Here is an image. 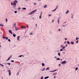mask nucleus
Returning <instances> with one entry per match:
<instances>
[{"label": "nucleus", "instance_id": "nucleus-15", "mask_svg": "<svg viewBox=\"0 0 79 79\" xmlns=\"http://www.w3.org/2000/svg\"><path fill=\"white\" fill-rule=\"evenodd\" d=\"M17 73V76H18V75H19V72H18Z\"/></svg>", "mask_w": 79, "mask_h": 79}, {"label": "nucleus", "instance_id": "nucleus-32", "mask_svg": "<svg viewBox=\"0 0 79 79\" xmlns=\"http://www.w3.org/2000/svg\"><path fill=\"white\" fill-rule=\"evenodd\" d=\"M57 73H53V75H56V74H57Z\"/></svg>", "mask_w": 79, "mask_h": 79}, {"label": "nucleus", "instance_id": "nucleus-56", "mask_svg": "<svg viewBox=\"0 0 79 79\" xmlns=\"http://www.w3.org/2000/svg\"><path fill=\"white\" fill-rule=\"evenodd\" d=\"M37 24H36L35 25L36 27H37Z\"/></svg>", "mask_w": 79, "mask_h": 79}, {"label": "nucleus", "instance_id": "nucleus-33", "mask_svg": "<svg viewBox=\"0 0 79 79\" xmlns=\"http://www.w3.org/2000/svg\"><path fill=\"white\" fill-rule=\"evenodd\" d=\"M23 10H26V8H22Z\"/></svg>", "mask_w": 79, "mask_h": 79}, {"label": "nucleus", "instance_id": "nucleus-7", "mask_svg": "<svg viewBox=\"0 0 79 79\" xmlns=\"http://www.w3.org/2000/svg\"><path fill=\"white\" fill-rule=\"evenodd\" d=\"M37 11V10H34L32 11V12H33V13H35V12H36Z\"/></svg>", "mask_w": 79, "mask_h": 79}, {"label": "nucleus", "instance_id": "nucleus-64", "mask_svg": "<svg viewBox=\"0 0 79 79\" xmlns=\"http://www.w3.org/2000/svg\"><path fill=\"white\" fill-rule=\"evenodd\" d=\"M18 9L19 10H20V8H18Z\"/></svg>", "mask_w": 79, "mask_h": 79}, {"label": "nucleus", "instance_id": "nucleus-6", "mask_svg": "<svg viewBox=\"0 0 79 79\" xmlns=\"http://www.w3.org/2000/svg\"><path fill=\"white\" fill-rule=\"evenodd\" d=\"M20 37V36H18L17 38V40L18 41L19 40V38Z\"/></svg>", "mask_w": 79, "mask_h": 79}, {"label": "nucleus", "instance_id": "nucleus-31", "mask_svg": "<svg viewBox=\"0 0 79 79\" xmlns=\"http://www.w3.org/2000/svg\"><path fill=\"white\" fill-rule=\"evenodd\" d=\"M78 39H79V38H78L77 37L76 38V40H77Z\"/></svg>", "mask_w": 79, "mask_h": 79}, {"label": "nucleus", "instance_id": "nucleus-45", "mask_svg": "<svg viewBox=\"0 0 79 79\" xmlns=\"http://www.w3.org/2000/svg\"><path fill=\"white\" fill-rule=\"evenodd\" d=\"M73 15H72L71 17L72 18H73Z\"/></svg>", "mask_w": 79, "mask_h": 79}, {"label": "nucleus", "instance_id": "nucleus-50", "mask_svg": "<svg viewBox=\"0 0 79 79\" xmlns=\"http://www.w3.org/2000/svg\"><path fill=\"white\" fill-rule=\"evenodd\" d=\"M61 48H63V45H61Z\"/></svg>", "mask_w": 79, "mask_h": 79}, {"label": "nucleus", "instance_id": "nucleus-40", "mask_svg": "<svg viewBox=\"0 0 79 79\" xmlns=\"http://www.w3.org/2000/svg\"><path fill=\"white\" fill-rule=\"evenodd\" d=\"M42 12H41L40 15H41V16H42Z\"/></svg>", "mask_w": 79, "mask_h": 79}, {"label": "nucleus", "instance_id": "nucleus-39", "mask_svg": "<svg viewBox=\"0 0 79 79\" xmlns=\"http://www.w3.org/2000/svg\"><path fill=\"white\" fill-rule=\"evenodd\" d=\"M34 4L35 5H37L36 3H34Z\"/></svg>", "mask_w": 79, "mask_h": 79}, {"label": "nucleus", "instance_id": "nucleus-11", "mask_svg": "<svg viewBox=\"0 0 79 79\" xmlns=\"http://www.w3.org/2000/svg\"><path fill=\"white\" fill-rule=\"evenodd\" d=\"M58 56H61V54H60V52H58Z\"/></svg>", "mask_w": 79, "mask_h": 79}, {"label": "nucleus", "instance_id": "nucleus-55", "mask_svg": "<svg viewBox=\"0 0 79 79\" xmlns=\"http://www.w3.org/2000/svg\"><path fill=\"white\" fill-rule=\"evenodd\" d=\"M30 35H32V33H30Z\"/></svg>", "mask_w": 79, "mask_h": 79}, {"label": "nucleus", "instance_id": "nucleus-42", "mask_svg": "<svg viewBox=\"0 0 79 79\" xmlns=\"http://www.w3.org/2000/svg\"><path fill=\"white\" fill-rule=\"evenodd\" d=\"M8 41H9V42H11V41L10 39H8Z\"/></svg>", "mask_w": 79, "mask_h": 79}, {"label": "nucleus", "instance_id": "nucleus-2", "mask_svg": "<svg viewBox=\"0 0 79 79\" xmlns=\"http://www.w3.org/2000/svg\"><path fill=\"white\" fill-rule=\"evenodd\" d=\"M61 64H66V61L64 60L63 62H61Z\"/></svg>", "mask_w": 79, "mask_h": 79}, {"label": "nucleus", "instance_id": "nucleus-62", "mask_svg": "<svg viewBox=\"0 0 79 79\" xmlns=\"http://www.w3.org/2000/svg\"><path fill=\"white\" fill-rule=\"evenodd\" d=\"M64 39H65V40H67V38H64Z\"/></svg>", "mask_w": 79, "mask_h": 79}, {"label": "nucleus", "instance_id": "nucleus-36", "mask_svg": "<svg viewBox=\"0 0 79 79\" xmlns=\"http://www.w3.org/2000/svg\"><path fill=\"white\" fill-rule=\"evenodd\" d=\"M6 36H4L3 37V39H6Z\"/></svg>", "mask_w": 79, "mask_h": 79}, {"label": "nucleus", "instance_id": "nucleus-25", "mask_svg": "<svg viewBox=\"0 0 79 79\" xmlns=\"http://www.w3.org/2000/svg\"><path fill=\"white\" fill-rule=\"evenodd\" d=\"M1 26H2V27H3V25L2 24H0V27Z\"/></svg>", "mask_w": 79, "mask_h": 79}, {"label": "nucleus", "instance_id": "nucleus-26", "mask_svg": "<svg viewBox=\"0 0 79 79\" xmlns=\"http://www.w3.org/2000/svg\"><path fill=\"white\" fill-rule=\"evenodd\" d=\"M0 65H1V66H3V67H4V65H3V64H0Z\"/></svg>", "mask_w": 79, "mask_h": 79}, {"label": "nucleus", "instance_id": "nucleus-47", "mask_svg": "<svg viewBox=\"0 0 79 79\" xmlns=\"http://www.w3.org/2000/svg\"><path fill=\"white\" fill-rule=\"evenodd\" d=\"M8 37H6V40H8Z\"/></svg>", "mask_w": 79, "mask_h": 79}, {"label": "nucleus", "instance_id": "nucleus-16", "mask_svg": "<svg viewBox=\"0 0 79 79\" xmlns=\"http://www.w3.org/2000/svg\"><path fill=\"white\" fill-rule=\"evenodd\" d=\"M48 77H49L48 76V77H44V79H48Z\"/></svg>", "mask_w": 79, "mask_h": 79}, {"label": "nucleus", "instance_id": "nucleus-58", "mask_svg": "<svg viewBox=\"0 0 79 79\" xmlns=\"http://www.w3.org/2000/svg\"><path fill=\"white\" fill-rule=\"evenodd\" d=\"M61 65V64H59V65H58V66H60Z\"/></svg>", "mask_w": 79, "mask_h": 79}, {"label": "nucleus", "instance_id": "nucleus-23", "mask_svg": "<svg viewBox=\"0 0 79 79\" xmlns=\"http://www.w3.org/2000/svg\"><path fill=\"white\" fill-rule=\"evenodd\" d=\"M78 69V68L77 67H76L75 69V71H77Z\"/></svg>", "mask_w": 79, "mask_h": 79}, {"label": "nucleus", "instance_id": "nucleus-52", "mask_svg": "<svg viewBox=\"0 0 79 79\" xmlns=\"http://www.w3.org/2000/svg\"><path fill=\"white\" fill-rule=\"evenodd\" d=\"M11 62H14V60H11Z\"/></svg>", "mask_w": 79, "mask_h": 79}, {"label": "nucleus", "instance_id": "nucleus-27", "mask_svg": "<svg viewBox=\"0 0 79 79\" xmlns=\"http://www.w3.org/2000/svg\"><path fill=\"white\" fill-rule=\"evenodd\" d=\"M57 22H58V24H60V20H58Z\"/></svg>", "mask_w": 79, "mask_h": 79}, {"label": "nucleus", "instance_id": "nucleus-38", "mask_svg": "<svg viewBox=\"0 0 79 79\" xmlns=\"http://www.w3.org/2000/svg\"><path fill=\"white\" fill-rule=\"evenodd\" d=\"M41 18H42V15H40V16L39 17V18L41 19Z\"/></svg>", "mask_w": 79, "mask_h": 79}, {"label": "nucleus", "instance_id": "nucleus-43", "mask_svg": "<svg viewBox=\"0 0 79 79\" xmlns=\"http://www.w3.org/2000/svg\"><path fill=\"white\" fill-rule=\"evenodd\" d=\"M48 16H52V15L49 14V15H48Z\"/></svg>", "mask_w": 79, "mask_h": 79}, {"label": "nucleus", "instance_id": "nucleus-46", "mask_svg": "<svg viewBox=\"0 0 79 79\" xmlns=\"http://www.w3.org/2000/svg\"><path fill=\"white\" fill-rule=\"evenodd\" d=\"M49 72H54V70L52 71H49Z\"/></svg>", "mask_w": 79, "mask_h": 79}, {"label": "nucleus", "instance_id": "nucleus-12", "mask_svg": "<svg viewBox=\"0 0 79 79\" xmlns=\"http://www.w3.org/2000/svg\"><path fill=\"white\" fill-rule=\"evenodd\" d=\"M32 14H33V13L32 12V11L29 13V15H32Z\"/></svg>", "mask_w": 79, "mask_h": 79}, {"label": "nucleus", "instance_id": "nucleus-10", "mask_svg": "<svg viewBox=\"0 0 79 79\" xmlns=\"http://www.w3.org/2000/svg\"><path fill=\"white\" fill-rule=\"evenodd\" d=\"M16 23H14L13 25V27H16Z\"/></svg>", "mask_w": 79, "mask_h": 79}, {"label": "nucleus", "instance_id": "nucleus-18", "mask_svg": "<svg viewBox=\"0 0 79 79\" xmlns=\"http://www.w3.org/2000/svg\"><path fill=\"white\" fill-rule=\"evenodd\" d=\"M5 64H8L10 66V65L11 63H6Z\"/></svg>", "mask_w": 79, "mask_h": 79}, {"label": "nucleus", "instance_id": "nucleus-30", "mask_svg": "<svg viewBox=\"0 0 79 79\" xmlns=\"http://www.w3.org/2000/svg\"><path fill=\"white\" fill-rule=\"evenodd\" d=\"M22 28H24L25 29H26V28L22 26Z\"/></svg>", "mask_w": 79, "mask_h": 79}, {"label": "nucleus", "instance_id": "nucleus-28", "mask_svg": "<svg viewBox=\"0 0 79 79\" xmlns=\"http://www.w3.org/2000/svg\"><path fill=\"white\" fill-rule=\"evenodd\" d=\"M65 48V46H64V47H63L62 48V49H64V48Z\"/></svg>", "mask_w": 79, "mask_h": 79}, {"label": "nucleus", "instance_id": "nucleus-51", "mask_svg": "<svg viewBox=\"0 0 79 79\" xmlns=\"http://www.w3.org/2000/svg\"><path fill=\"white\" fill-rule=\"evenodd\" d=\"M78 42H79V40H77L76 42V43H78Z\"/></svg>", "mask_w": 79, "mask_h": 79}, {"label": "nucleus", "instance_id": "nucleus-44", "mask_svg": "<svg viewBox=\"0 0 79 79\" xmlns=\"http://www.w3.org/2000/svg\"><path fill=\"white\" fill-rule=\"evenodd\" d=\"M15 30H18V28H16V27H15Z\"/></svg>", "mask_w": 79, "mask_h": 79}, {"label": "nucleus", "instance_id": "nucleus-9", "mask_svg": "<svg viewBox=\"0 0 79 79\" xmlns=\"http://www.w3.org/2000/svg\"><path fill=\"white\" fill-rule=\"evenodd\" d=\"M47 5H45L44 6V8H47Z\"/></svg>", "mask_w": 79, "mask_h": 79}, {"label": "nucleus", "instance_id": "nucleus-34", "mask_svg": "<svg viewBox=\"0 0 79 79\" xmlns=\"http://www.w3.org/2000/svg\"><path fill=\"white\" fill-rule=\"evenodd\" d=\"M67 44H70V43H69V41H67Z\"/></svg>", "mask_w": 79, "mask_h": 79}, {"label": "nucleus", "instance_id": "nucleus-20", "mask_svg": "<svg viewBox=\"0 0 79 79\" xmlns=\"http://www.w3.org/2000/svg\"><path fill=\"white\" fill-rule=\"evenodd\" d=\"M50 69H49V67H48L47 68H46V70H49Z\"/></svg>", "mask_w": 79, "mask_h": 79}, {"label": "nucleus", "instance_id": "nucleus-54", "mask_svg": "<svg viewBox=\"0 0 79 79\" xmlns=\"http://www.w3.org/2000/svg\"><path fill=\"white\" fill-rule=\"evenodd\" d=\"M58 71V70H54V71Z\"/></svg>", "mask_w": 79, "mask_h": 79}, {"label": "nucleus", "instance_id": "nucleus-5", "mask_svg": "<svg viewBox=\"0 0 79 79\" xmlns=\"http://www.w3.org/2000/svg\"><path fill=\"white\" fill-rule=\"evenodd\" d=\"M8 73H9V75L10 76L11 75V71H10V70H9L8 71Z\"/></svg>", "mask_w": 79, "mask_h": 79}, {"label": "nucleus", "instance_id": "nucleus-4", "mask_svg": "<svg viewBox=\"0 0 79 79\" xmlns=\"http://www.w3.org/2000/svg\"><path fill=\"white\" fill-rule=\"evenodd\" d=\"M9 32L10 34H12L13 32L11 31V30H9Z\"/></svg>", "mask_w": 79, "mask_h": 79}, {"label": "nucleus", "instance_id": "nucleus-1", "mask_svg": "<svg viewBox=\"0 0 79 79\" xmlns=\"http://www.w3.org/2000/svg\"><path fill=\"white\" fill-rule=\"evenodd\" d=\"M16 3H18V1L16 0H15V1H14L13 3V2H11V5H13V6L14 8H16Z\"/></svg>", "mask_w": 79, "mask_h": 79}, {"label": "nucleus", "instance_id": "nucleus-49", "mask_svg": "<svg viewBox=\"0 0 79 79\" xmlns=\"http://www.w3.org/2000/svg\"><path fill=\"white\" fill-rule=\"evenodd\" d=\"M62 26V27H65V25H63Z\"/></svg>", "mask_w": 79, "mask_h": 79}, {"label": "nucleus", "instance_id": "nucleus-48", "mask_svg": "<svg viewBox=\"0 0 79 79\" xmlns=\"http://www.w3.org/2000/svg\"><path fill=\"white\" fill-rule=\"evenodd\" d=\"M53 78L54 79H55L56 78V77L55 76H54Z\"/></svg>", "mask_w": 79, "mask_h": 79}, {"label": "nucleus", "instance_id": "nucleus-41", "mask_svg": "<svg viewBox=\"0 0 79 79\" xmlns=\"http://www.w3.org/2000/svg\"><path fill=\"white\" fill-rule=\"evenodd\" d=\"M27 29L29 28V26H28V25H27Z\"/></svg>", "mask_w": 79, "mask_h": 79}, {"label": "nucleus", "instance_id": "nucleus-63", "mask_svg": "<svg viewBox=\"0 0 79 79\" xmlns=\"http://www.w3.org/2000/svg\"><path fill=\"white\" fill-rule=\"evenodd\" d=\"M64 53H65V52H63V54H64Z\"/></svg>", "mask_w": 79, "mask_h": 79}, {"label": "nucleus", "instance_id": "nucleus-24", "mask_svg": "<svg viewBox=\"0 0 79 79\" xmlns=\"http://www.w3.org/2000/svg\"><path fill=\"white\" fill-rule=\"evenodd\" d=\"M13 36L14 37H16V35L15 34H13Z\"/></svg>", "mask_w": 79, "mask_h": 79}, {"label": "nucleus", "instance_id": "nucleus-29", "mask_svg": "<svg viewBox=\"0 0 79 79\" xmlns=\"http://www.w3.org/2000/svg\"><path fill=\"white\" fill-rule=\"evenodd\" d=\"M6 23H7V21H8V19L6 18Z\"/></svg>", "mask_w": 79, "mask_h": 79}, {"label": "nucleus", "instance_id": "nucleus-22", "mask_svg": "<svg viewBox=\"0 0 79 79\" xmlns=\"http://www.w3.org/2000/svg\"><path fill=\"white\" fill-rule=\"evenodd\" d=\"M68 12H69V10H67L65 13L66 14H67V13H68Z\"/></svg>", "mask_w": 79, "mask_h": 79}, {"label": "nucleus", "instance_id": "nucleus-53", "mask_svg": "<svg viewBox=\"0 0 79 79\" xmlns=\"http://www.w3.org/2000/svg\"><path fill=\"white\" fill-rule=\"evenodd\" d=\"M58 31H61V29H58Z\"/></svg>", "mask_w": 79, "mask_h": 79}, {"label": "nucleus", "instance_id": "nucleus-17", "mask_svg": "<svg viewBox=\"0 0 79 79\" xmlns=\"http://www.w3.org/2000/svg\"><path fill=\"white\" fill-rule=\"evenodd\" d=\"M45 69V68H43V69H42L41 70V71H44Z\"/></svg>", "mask_w": 79, "mask_h": 79}, {"label": "nucleus", "instance_id": "nucleus-57", "mask_svg": "<svg viewBox=\"0 0 79 79\" xmlns=\"http://www.w3.org/2000/svg\"><path fill=\"white\" fill-rule=\"evenodd\" d=\"M43 78H44V77H42L41 78V79H43Z\"/></svg>", "mask_w": 79, "mask_h": 79}, {"label": "nucleus", "instance_id": "nucleus-3", "mask_svg": "<svg viewBox=\"0 0 79 79\" xmlns=\"http://www.w3.org/2000/svg\"><path fill=\"white\" fill-rule=\"evenodd\" d=\"M58 8V6H57L55 9L52 10V12H53V11H56V10Z\"/></svg>", "mask_w": 79, "mask_h": 79}, {"label": "nucleus", "instance_id": "nucleus-8", "mask_svg": "<svg viewBox=\"0 0 79 79\" xmlns=\"http://www.w3.org/2000/svg\"><path fill=\"white\" fill-rule=\"evenodd\" d=\"M11 56H11L10 57H9L8 58V59L6 60V61H8V60H10V58H11Z\"/></svg>", "mask_w": 79, "mask_h": 79}, {"label": "nucleus", "instance_id": "nucleus-13", "mask_svg": "<svg viewBox=\"0 0 79 79\" xmlns=\"http://www.w3.org/2000/svg\"><path fill=\"white\" fill-rule=\"evenodd\" d=\"M41 64L42 65V66H45V64L44 63H42Z\"/></svg>", "mask_w": 79, "mask_h": 79}, {"label": "nucleus", "instance_id": "nucleus-19", "mask_svg": "<svg viewBox=\"0 0 79 79\" xmlns=\"http://www.w3.org/2000/svg\"><path fill=\"white\" fill-rule=\"evenodd\" d=\"M22 56H24L23 55H21L19 56V57H21Z\"/></svg>", "mask_w": 79, "mask_h": 79}, {"label": "nucleus", "instance_id": "nucleus-61", "mask_svg": "<svg viewBox=\"0 0 79 79\" xmlns=\"http://www.w3.org/2000/svg\"><path fill=\"white\" fill-rule=\"evenodd\" d=\"M32 19H33V20H34V18H32Z\"/></svg>", "mask_w": 79, "mask_h": 79}, {"label": "nucleus", "instance_id": "nucleus-35", "mask_svg": "<svg viewBox=\"0 0 79 79\" xmlns=\"http://www.w3.org/2000/svg\"><path fill=\"white\" fill-rule=\"evenodd\" d=\"M63 51V49H60V52H61V51Z\"/></svg>", "mask_w": 79, "mask_h": 79}, {"label": "nucleus", "instance_id": "nucleus-60", "mask_svg": "<svg viewBox=\"0 0 79 79\" xmlns=\"http://www.w3.org/2000/svg\"><path fill=\"white\" fill-rule=\"evenodd\" d=\"M54 21V20H52V23H53V22Z\"/></svg>", "mask_w": 79, "mask_h": 79}, {"label": "nucleus", "instance_id": "nucleus-21", "mask_svg": "<svg viewBox=\"0 0 79 79\" xmlns=\"http://www.w3.org/2000/svg\"><path fill=\"white\" fill-rule=\"evenodd\" d=\"M71 44H74V42L73 41H71Z\"/></svg>", "mask_w": 79, "mask_h": 79}, {"label": "nucleus", "instance_id": "nucleus-14", "mask_svg": "<svg viewBox=\"0 0 79 79\" xmlns=\"http://www.w3.org/2000/svg\"><path fill=\"white\" fill-rule=\"evenodd\" d=\"M56 60H60L61 59H60V58H56Z\"/></svg>", "mask_w": 79, "mask_h": 79}, {"label": "nucleus", "instance_id": "nucleus-59", "mask_svg": "<svg viewBox=\"0 0 79 79\" xmlns=\"http://www.w3.org/2000/svg\"><path fill=\"white\" fill-rule=\"evenodd\" d=\"M60 18L57 19L58 20H60Z\"/></svg>", "mask_w": 79, "mask_h": 79}, {"label": "nucleus", "instance_id": "nucleus-37", "mask_svg": "<svg viewBox=\"0 0 79 79\" xmlns=\"http://www.w3.org/2000/svg\"><path fill=\"white\" fill-rule=\"evenodd\" d=\"M14 12L15 13H17V11H15Z\"/></svg>", "mask_w": 79, "mask_h": 79}]
</instances>
